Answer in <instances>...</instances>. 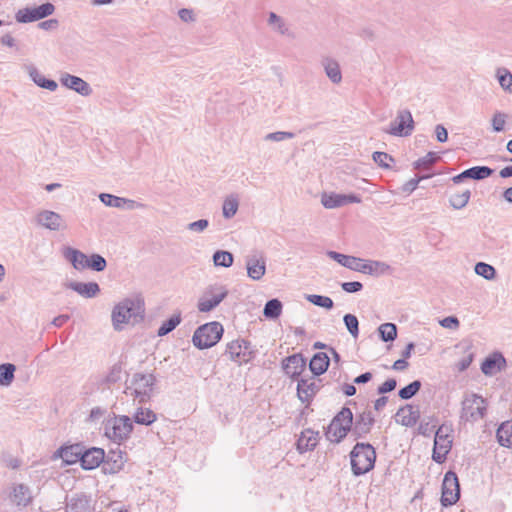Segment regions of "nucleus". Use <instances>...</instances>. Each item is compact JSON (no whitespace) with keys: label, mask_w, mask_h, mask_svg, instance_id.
<instances>
[{"label":"nucleus","mask_w":512,"mask_h":512,"mask_svg":"<svg viewBox=\"0 0 512 512\" xmlns=\"http://www.w3.org/2000/svg\"><path fill=\"white\" fill-rule=\"evenodd\" d=\"M247 275L254 281H259L266 273V257L262 251H252L245 259Z\"/></svg>","instance_id":"obj_14"},{"label":"nucleus","mask_w":512,"mask_h":512,"mask_svg":"<svg viewBox=\"0 0 512 512\" xmlns=\"http://www.w3.org/2000/svg\"><path fill=\"white\" fill-rule=\"evenodd\" d=\"M268 26L280 35H287L289 28L285 20L274 12H270L267 19Z\"/></svg>","instance_id":"obj_33"},{"label":"nucleus","mask_w":512,"mask_h":512,"mask_svg":"<svg viewBox=\"0 0 512 512\" xmlns=\"http://www.w3.org/2000/svg\"><path fill=\"white\" fill-rule=\"evenodd\" d=\"M225 354L228 355L230 360L239 365L248 363L253 357L250 343L244 339L229 342L226 346Z\"/></svg>","instance_id":"obj_13"},{"label":"nucleus","mask_w":512,"mask_h":512,"mask_svg":"<svg viewBox=\"0 0 512 512\" xmlns=\"http://www.w3.org/2000/svg\"><path fill=\"white\" fill-rule=\"evenodd\" d=\"M306 299L310 303L328 310L332 309L334 306L333 300L328 296L309 294L306 295Z\"/></svg>","instance_id":"obj_48"},{"label":"nucleus","mask_w":512,"mask_h":512,"mask_svg":"<svg viewBox=\"0 0 512 512\" xmlns=\"http://www.w3.org/2000/svg\"><path fill=\"white\" fill-rule=\"evenodd\" d=\"M81 455H82V451H81L80 447L77 445L65 447L60 450V457L67 464L76 463L78 460H80Z\"/></svg>","instance_id":"obj_38"},{"label":"nucleus","mask_w":512,"mask_h":512,"mask_svg":"<svg viewBox=\"0 0 512 512\" xmlns=\"http://www.w3.org/2000/svg\"><path fill=\"white\" fill-rule=\"evenodd\" d=\"M414 127L415 122L411 112L408 109H401L384 132L396 137H407L412 134Z\"/></svg>","instance_id":"obj_9"},{"label":"nucleus","mask_w":512,"mask_h":512,"mask_svg":"<svg viewBox=\"0 0 512 512\" xmlns=\"http://www.w3.org/2000/svg\"><path fill=\"white\" fill-rule=\"evenodd\" d=\"M181 322L180 313L171 316L168 320L164 321L158 329V336H165L173 331Z\"/></svg>","instance_id":"obj_44"},{"label":"nucleus","mask_w":512,"mask_h":512,"mask_svg":"<svg viewBox=\"0 0 512 512\" xmlns=\"http://www.w3.org/2000/svg\"><path fill=\"white\" fill-rule=\"evenodd\" d=\"M317 443L318 432H315L311 429H306L301 433L297 441V449L300 453H305L309 450L314 449Z\"/></svg>","instance_id":"obj_28"},{"label":"nucleus","mask_w":512,"mask_h":512,"mask_svg":"<svg viewBox=\"0 0 512 512\" xmlns=\"http://www.w3.org/2000/svg\"><path fill=\"white\" fill-rule=\"evenodd\" d=\"M209 226V221L207 219H200L194 222H191L187 225V229L194 233H203Z\"/></svg>","instance_id":"obj_56"},{"label":"nucleus","mask_w":512,"mask_h":512,"mask_svg":"<svg viewBox=\"0 0 512 512\" xmlns=\"http://www.w3.org/2000/svg\"><path fill=\"white\" fill-rule=\"evenodd\" d=\"M497 78L503 90L512 94V74L506 68L497 70Z\"/></svg>","instance_id":"obj_45"},{"label":"nucleus","mask_w":512,"mask_h":512,"mask_svg":"<svg viewBox=\"0 0 512 512\" xmlns=\"http://www.w3.org/2000/svg\"><path fill=\"white\" fill-rule=\"evenodd\" d=\"M440 157L434 153L429 152L424 157L419 158L415 163V169H429L434 163H436Z\"/></svg>","instance_id":"obj_50"},{"label":"nucleus","mask_w":512,"mask_h":512,"mask_svg":"<svg viewBox=\"0 0 512 512\" xmlns=\"http://www.w3.org/2000/svg\"><path fill=\"white\" fill-rule=\"evenodd\" d=\"M63 256L76 270L81 271L88 268L89 256L78 249L66 247L63 251Z\"/></svg>","instance_id":"obj_24"},{"label":"nucleus","mask_w":512,"mask_h":512,"mask_svg":"<svg viewBox=\"0 0 512 512\" xmlns=\"http://www.w3.org/2000/svg\"><path fill=\"white\" fill-rule=\"evenodd\" d=\"M421 388V382L418 380H415L411 382L409 385L405 386L404 388L400 389L398 392V395L401 399L408 400L412 398L414 395L417 394V392Z\"/></svg>","instance_id":"obj_51"},{"label":"nucleus","mask_w":512,"mask_h":512,"mask_svg":"<svg viewBox=\"0 0 512 512\" xmlns=\"http://www.w3.org/2000/svg\"><path fill=\"white\" fill-rule=\"evenodd\" d=\"M104 456V450L101 448L86 450L80 457L81 466L85 470H92L102 463Z\"/></svg>","instance_id":"obj_20"},{"label":"nucleus","mask_w":512,"mask_h":512,"mask_svg":"<svg viewBox=\"0 0 512 512\" xmlns=\"http://www.w3.org/2000/svg\"><path fill=\"white\" fill-rule=\"evenodd\" d=\"M65 287L87 299L94 298L100 293V287L96 282L69 281L65 283Z\"/></svg>","instance_id":"obj_18"},{"label":"nucleus","mask_w":512,"mask_h":512,"mask_svg":"<svg viewBox=\"0 0 512 512\" xmlns=\"http://www.w3.org/2000/svg\"><path fill=\"white\" fill-rule=\"evenodd\" d=\"M133 430V423L128 416H114L104 425L105 436L114 443L121 444L126 441Z\"/></svg>","instance_id":"obj_5"},{"label":"nucleus","mask_w":512,"mask_h":512,"mask_svg":"<svg viewBox=\"0 0 512 512\" xmlns=\"http://www.w3.org/2000/svg\"><path fill=\"white\" fill-rule=\"evenodd\" d=\"M321 66L326 76L333 84H340L342 82L341 68L336 59L329 56L323 57L321 59Z\"/></svg>","instance_id":"obj_22"},{"label":"nucleus","mask_w":512,"mask_h":512,"mask_svg":"<svg viewBox=\"0 0 512 512\" xmlns=\"http://www.w3.org/2000/svg\"><path fill=\"white\" fill-rule=\"evenodd\" d=\"M460 497V486L456 473L448 471L442 483L441 504L444 507L455 504Z\"/></svg>","instance_id":"obj_12"},{"label":"nucleus","mask_w":512,"mask_h":512,"mask_svg":"<svg viewBox=\"0 0 512 512\" xmlns=\"http://www.w3.org/2000/svg\"><path fill=\"white\" fill-rule=\"evenodd\" d=\"M380 338L384 342L394 341L397 337V327L393 323L381 324L378 328Z\"/></svg>","instance_id":"obj_43"},{"label":"nucleus","mask_w":512,"mask_h":512,"mask_svg":"<svg viewBox=\"0 0 512 512\" xmlns=\"http://www.w3.org/2000/svg\"><path fill=\"white\" fill-rule=\"evenodd\" d=\"M92 500L85 494H76L66 503V512H91Z\"/></svg>","instance_id":"obj_21"},{"label":"nucleus","mask_w":512,"mask_h":512,"mask_svg":"<svg viewBox=\"0 0 512 512\" xmlns=\"http://www.w3.org/2000/svg\"><path fill=\"white\" fill-rule=\"evenodd\" d=\"M361 198L357 195L350 194H337V193H323L321 196V204L327 209H334L345 206L349 203H360Z\"/></svg>","instance_id":"obj_15"},{"label":"nucleus","mask_w":512,"mask_h":512,"mask_svg":"<svg viewBox=\"0 0 512 512\" xmlns=\"http://www.w3.org/2000/svg\"><path fill=\"white\" fill-rule=\"evenodd\" d=\"M16 366L11 363L0 365V386L8 387L14 380Z\"/></svg>","instance_id":"obj_35"},{"label":"nucleus","mask_w":512,"mask_h":512,"mask_svg":"<svg viewBox=\"0 0 512 512\" xmlns=\"http://www.w3.org/2000/svg\"><path fill=\"white\" fill-rule=\"evenodd\" d=\"M178 16L185 23H190V22L195 21L194 12L191 9H187V8L180 9L178 11Z\"/></svg>","instance_id":"obj_64"},{"label":"nucleus","mask_w":512,"mask_h":512,"mask_svg":"<svg viewBox=\"0 0 512 512\" xmlns=\"http://www.w3.org/2000/svg\"><path fill=\"white\" fill-rule=\"evenodd\" d=\"M488 412V402L475 393H466L461 402L460 421L475 424L484 420Z\"/></svg>","instance_id":"obj_2"},{"label":"nucleus","mask_w":512,"mask_h":512,"mask_svg":"<svg viewBox=\"0 0 512 512\" xmlns=\"http://www.w3.org/2000/svg\"><path fill=\"white\" fill-rule=\"evenodd\" d=\"M156 419V414L148 408H139L134 414V421L141 425H151Z\"/></svg>","instance_id":"obj_36"},{"label":"nucleus","mask_w":512,"mask_h":512,"mask_svg":"<svg viewBox=\"0 0 512 512\" xmlns=\"http://www.w3.org/2000/svg\"><path fill=\"white\" fill-rule=\"evenodd\" d=\"M465 173L468 179L482 180L492 175L493 169L487 166H474L465 170Z\"/></svg>","instance_id":"obj_39"},{"label":"nucleus","mask_w":512,"mask_h":512,"mask_svg":"<svg viewBox=\"0 0 512 512\" xmlns=\"http://www.w3.org/2000/svg\"><path fill=\"white\" fill-rule=\"evenodd\" d=\"M319 383L313 379H301L298 381L297 394L302 402H308L319 390Z\"/></svg>","instance_id":"obj_26"},{"label":"nucleus","mask_w":512,"mask_h":512,"mask_svg":"<svg viewBox=\"0 0 512 512\" xmlns=\"http://www.w3.org/2000/svg\"><path fill=\"white\" fill-rule=\"evenodd\" d=\"M144 314L143 301L139 298H126L116 304L112 310L111 320L116 331L125 325L135 324L142 320Z\"/></svg>","instance_id":"obj_1"},{"label":"nucleus","mask_w":512,"mask_h":512,"mask_svg":"<svg viewBox=\"0 0 512 512\" xmlns=\"http://www.w3.org/2000/svg\"><path fill=\"white\" fill-rule=\"evenodd\" d=\"M506 114L503 112H495L492 117V127L493 131L495 132H501L504 130L505 124H506Z\"/></svg>","instance_id":"obj_55"},{"label":"nucleus","mask_w":512,"mask_h":512,"mask_svg":"<svg viewBox=\"0 0 512 512\" xmlns=\"http://www.w3.org/2000/svg\"><path fill=\"white\" fill-rule=\"evenodd\" d=\"M372 158L379 166L385 168H388L389 162L393 161L392 157L385 152H374Z\"/></svg>","instance_id":"obj_58"},{"label":"nucleus","mask_w":512,"mask_h":512,"mask_svg":"<svg viewBox=\"0 0 512 512\" xmlns=\"http://www.w3.org/2000/svg\"><path fill=\"white\" fill-rule=\"evenodd\" d=\"M496 436L501 446L512 448V420L503 422L497 429Z\"/></svg>","instance_id":"obj_32"},{"label":"nucleus","mask_w":512,"mask_h":512,"mask_svg":"<svg viewBox=\"0 0 512 512\" xmlns=\"http://www.w3.org/2000/svg\"><path fill=\"white\" fill-rule=\"evenodd\" d=\"M390 270V265L385 262L377 260H363L361 273L378 277L389 273Z\"/></svg>","instance_id":"obj_27"},{"label":"nucleus","mask_w":512,"mask_h":512,"mask_svg":"<svg viewBox=\"0 0 512 512\" xmlns=\"http://www.w3.org/2000/svg\"><path fill=\"white\" fill-rule=\"evenodd\" d=\"M228 295V289L225 285L215 283L208 285L200 295L197 308L202 313H207L215 309Z\"/></svg>","instance_id":"obj_8"},{"label":"nucleus","mask_w":512,"mask_h":512,"mask_svg":"<svg viewBox=\"0 0 512 512\" xmlns=\"http://www.w3.org/2000/svg\"><path fill=\"white\" fill-rule=\"evenodd\" d=\"M450 432L451 428L449 426L442 425L435 433L432 458L437 463L444 462L446 455L451 449L452 438Z\"/></svg>","instance_id":"obj_10"},{"label":"nucleus","mask_w":512,"mask_h":512,"mask_svg":"<svg viewBox=\"0 0 512 512\" xmlns=\"http://www.w3.org/2000/svg\"><path fill=\"white\" fill-rule=\"evenodd\" d=\"M0 462L2 465L12 470H17L22 464V461L18 457L7 451L1 452Z\"/></svg>","instance_id":"obj_49"},{"label":"nucleus","mask_w":512,"mask_h":512,"mask_svg":"<svg viewBox=\"0 0 512 512\" xmlns=\"http://www.w3.org/2000/svg\"><path fill=\"white\" fill-rule=\"evenodd\" d=\"M233 261V254L228 251L218 250L213 254V263L215 266L228 268L232 266Z\"/></svg>","instance_id":"obj_41"},{"label":"nucleus","mask_w":512,"mask_h":512,"mask_svg":"<svg viewBox=\"0 0 512 512\" xmlns=\"http://www.w3.org/2000/svg\"><path fill=\"white\" fill-rule=\"evenodd\" d=\"M34 221L36 225L50 231H63L68 227L61 214L48 209L40 210L35 215Z\"/></svg>","instance_id":"obj_11"},{"label":"nucleus","mask_w":512,"mask_h":512,"mask_svg":"<svg viewBox=\"0 0 512 512\" xmlns=\"http://www.w3.org/2000/svg\"><path fill=\"white\" fill-rule=\"evenodd\" d=\"M474 271L486 280H493L496 277L495 268L485 262H478L474 267Z\"/></svg>","instance_id":"obj_46"},{"label":"nucleus","mask_w":512,"mask_h":512,"mask_svg":"<svg viewBox=\"0 0 512 512\" xmlns=\"http://www.w3.org/2000/svg\"><path fill=\"white\" fill-rule=\"evenodd\" d=\"M15 19L19 23H30L34 21H38V15L35 12V8H23L17 11L15 15Z\"/></svg>","instance_id":"obj_47"},{"label":"nucleus","mask_w":512,"mask_h":512,"mask_svg":"<svg viewBox=\"0 0 512 512\" xmlns=\"http://www.w3.org/2000/svg\"><path fill=\"white\" fill-rule=\"evenodd\" d=\"M295 137L293 132L288 131H276L268 133L264 136L265 141L269 142H281Z\"/></svg>","instance_id":"obj_54"},{"label":"nucleus","mask_w":512,"mask_h":512,"mask_svg":"<svg viewBox=\"0 0 512 512\" xmlns=\"http://www.w3.org/2000/svg\"><path fill=\"white\" fill-rule=\"evenodd\" d=\"M34 8H35V12L38 15L39 20L52 15L55 11V7L52 3H44V4H42L38 7H34Z\"/></svg>","instance_id":"obj_57"},{"label":"nucleus","mask_w":512,"mask_h":512,"mask_svg":"<svg viewBox=\"0 0 512 512\" xmlns=\"http://www.w3.org/2000/svg\"><path fill=\"white\" fill-rule=\"evenodd\" d=\"M505 363V359L501 354H494L484 360L481 365V370L485 375H492L495 369H500V364Z\"/></svg>","instance_id":"obj_34"},{"label":"nucleus","mask_w":512,"mask_h":512,"mask_svg":"<svg viewBox=\"0 0 512 512\" xmlns=\"http://www.w3.org/2000/svg\"><path fill=\"white\" fill-rule=\"evenodd\" d=\"M107 266V262L100 254H92L88 257V268L97 272L104 271Z\"/></svg>","instance_id":"obj_52"},{"label":"nucleus","mask_w":512,"mask_h":512,"mask_svg":"<svg viewBox=\"0 0 512 512\" xmlns=\"http://www.w3.org/2000/svg\"><path fill=\"white\" fill-rule=\"evenodd\" d=\"M420 418V411L412 405L401 407L396 413V422L402 426H414Z\"/></svg>","instance_id":"obj_25"},{"label":"nucleus","mask_w":512,"mask_h":512,"mask_svg":"<svg viewBox=\"0 0 512 512\" xmlns=\"http://www.w3.org/2000/svg\"><path fill=\"white\" fill-rule=\"evenodd\" d=\"M223 332V326L219 322H209L196 329L192 342L199 349H207L219 342Z\"/></svg>","instance_id":"obj_6"},{"label":"nucleus","mask_w":512,"mask_h":512,"mask_svg":"<svg viewBox=\"0 0 512 512\" xmlns=\"http://www.w3.org/2000/svg\"><path fill=\"white\" fill-rule=\"evenodd\" d=\"M11 500L17 506L27 507L33 501L31 489L23 483L14 484L11 491Z\"/></svg>","instance_id":"obj_19"},{"label":"nucleus","mask_w":512,"mask_h":512,"mask_svg":"<svg viewBox=\"0 0 512 512\" xmlns=\"http://www.w3.org/2000/svg\"><path fill=\"white\" fill-rule=\"evenodd\" d=\"M154 384L153 374L136 373L132 376L124 392L138 403H144L150 399Z\"/></svg>","instance_id":"obj_4"},{"label":"nucleus","mask_w":512,"mask_h":512,"mask_svg":"<svg viewBox=\"0 0 512 512\" xmlns=\"http://www.w3.org/2000/svg\"><path fill=\"white\" fill-rule=\"evenodd\" d=\"M326 254H327V256L329 258H331L332 260L336 261L337 263H339L343 267L346 266V264L348 262V259L350 257V255L341 254V253L336 252V251H327Z\"/></svg>","instance_id":"obj_61"},{"label":"nucleus","mask_w":512,"mask_h":512,"mask_svg":"<svg viewBox=\"0 0 512 512\" xmlns=\"http://www.w3.org/2000/svg\"><path fill=\"white\" fill-rule=\"evenodd\" d=\"M282 312V303L278 299H271L266 302L263 314L268 319H277Z\"/></svg>","instance_id":"obj_37"},{"label":"nucleus","mask_w":512,"mask_h":512,"mask_svg":"<svg viewBox=\"0 0 512 512\" xmlns=\"http://www.w3.org/2000/svg\"><path fill=\"white\" fill-rule=\"evenodd\" d=\"M329 362L330 360L326 353L318 352L310 360L309 368L314 375L319 376L326 372Z\"/></svg>","instance_id":"obj_30"},{"label":"nucleus","mask_w":512,"mask_h":512,"mask_svg":"<svg viewBox=\"0 0 512 512\" xmlns=\"http://www.w3.org/2000/svg\"><path fill=\"white\" fill-rule=\"evenodd\" d=\"M99 199L104 205H106L108 207L118 208V209L132 210V209L144 208V206H145L143 203L137 202L135 200L118 197V196L108 194V193H101L99 195Z\"/></svg>","instance_id":"obj_17"},{"label":"nucleus","mask_w":512,"mask_h":512,"mask_svg":"<svg viewBox=\"0 0 512 512\" xmlns=\"http://www.w3.org/2000/svg\"><path fill=\"white\" fill-rule=\"evenodd\" d=\"M344 324L349 333L354 337H358L359 334V321L353 314H346L343 317Z\"/></svg>","instance_id":"obj_53"},{"label":"nucleus","mask_w":512,"mask_h":512,"mask_svg":"<svg viewBox=\"0 0 512 512\" xmlns=\"http://www.w3.org/2000/svg\"><path fill=\"white\" fill-rule=\"evenodd\" d=\"M240 201L237 194H229L227 195L222 204V215L225 219L233 218L238 209H239Z\"/></svg>","instance_id":"obj_31"},{"label":"nucleus","mask_w":512,"mask_h":512,"mask_svg":"<svg viewBox=\"0 0 512 512\" xmlns=\"http://www.w3.org/2000/svg\"><path fill=\"white\" fill-rule=\"evenodd\" d=\"M28 74L32 81L39 87L47 89L49 91H56L58 88V84L51 79H46L36 67L29 66L27 68Z\"/></svg>","instance_id":"obj_29"},{"label":"nucleus","mask_w":512,"mask_h":512,"mask_svg":"<svg viewBox=\"0 0 512 512\" xmlns=\"http://www.w3.org/2000/svg\"><path fill=\"white\" fill-rule=\"evenodd\" d=\"M363 260L364 259L355 256H350L345 268L361 273Z\"/></svg>","instance_id":"obj_60"},{"label":"nucleus","mask_w":512,"mask_h":512,"mask_svg":"<svg viewBox=\"0 0 512 512\" xmlns=\"http://www.w3.org/2000/svg\"><path fill=\"white\" fill-rule=\"evenodd\" d=\"M470 197L471 192L469 190H465L462 193L453 194L449 199V203L454 209L460 210L468 204Z\"/></svg>","instance_id":"obj_42"},{"label":"nucleus","mask_w":512,"mask_h":512,"mask_svg":"<svg viewBox=\"0 0 512 512\" xmlns=\"http://www.w3.org/2000/svg\"><path fill=\"white\" fill-rule=\"evenodd\" d=\"M352 471L356 476L373 469L376 452L370 444L357 443L350 453Z\"/></svg>","instance_id":"obj_3"},{"label":"nucleus","mask_w":512,"mask_h":512,"mask_svg":"<svg viewBox=\"0 0 512 512\" xmlns=\"http://www.w3.org/2000/svg\"><path fill=\"white\" fill-rule=\"evenodd\" d=\"M341 288L347 293H356L362 290L363 285L361 282L358 281L343 282L341 284Z\"/></svg>","instance_id":"obj_59"},{"label":"nucleus","mask_w":512,"mask_h":512,"mask_svg":"<svg viewBox=\"0 0 512 512\" xmlns=\"http://www.w3.org/2000/svg\"><path fill=\"white\" fill-rule=\"evenodd\" d=\"M373 423H374V417L371 415V413L370 412L363 413L360 416V419L356 422L354 430L359 435L360 434H366V433H368L370 431L371 426L373 425Z\"/></svg>","instance_id":"obj_40"},{"label":"nucleus","mask_w":512,"mask_h":512,"mask_svg":"<svg viewBox=\"0 0 512 512\" xmlns=\"http://www.w3.org/2000/svg\"><path fill=\"white\" fill-rule=\"evenodd\" d=\"M397 386V382L395 379H388L382 385L378 387L379 394H385L393 391Z\"/></svg>","instance_id":"obj_63"},{"label":"nucleus","mask_w":512,"mask_h":512,"mask_svg":"<svg viewBox=\"0 0 512 512\" xmlns=\"http://www.w3.org/2000/svg\"><path fill=\"white\" fill-rule=\"evenodd\" d=\"M306 367V361L300 354H294L283 361L285 373L291 377H298Z\"/></svg>","instance_id":"obj_23"},{"label":"nucleus","mask_w":512,"mask_h":512,"mask_svg":"<svg viewBox=\"0 0 512 512\" xmlns=\"http://www.w3.org/2000/svg\"><path fill=\"white\" fill-rule=\"evenodd\" d=\"M428 177L429 176H421V177H418V178L410 179L409 181H407L403 185V187H402L403 192H407V193L413 192L417 188V186L420 183V181L423 180V179H426Z\"/></svg>","instance_id":"obj_62"},{"label":"nucleus","mask_w":512,"mask_h":512,"mask_svg":"<svg viewBox=\"0 0 512 512\" xmlns=\"http://www.w3.org/2000/svg\"><path fill=\"white\" fill-rule=\"evenodd\" d=\"M353 423V414L349 408L342 410L333 418L328 426L326 437L330 442L339 443L346 437Z\"/></svg>","instance_id":"obj_7"},{"label":"nucleus","mask_w":512,"mask_h":512,"mask_svg":"<svg viewBox=\"0 0 512 512\" xmlns=\"http://www.w3.org/2000/svg\"><path fill=\"white\" fill-rule=\"evenodd\" d=\"M59 80L62 86L73 90L82 96L87 97L92 93L91 86L78 76L71 75L69 73H62Z\"/></svg>","instance_id":"obj_16"}]
</instances>
